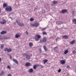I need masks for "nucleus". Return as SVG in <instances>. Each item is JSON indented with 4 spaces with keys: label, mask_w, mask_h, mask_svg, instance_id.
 I'll return each instance as SVG.
<instances>
[{
    "label": "nucleus",
    "mask_w": 76,
    "mask_h": 76,
    "mask_svg": "<svg viewBox=\"0 0 76 76\" xmlns=\"http://www.w3.org/2000/svg\"><path fill=\"white\" fill-rule=\"evenodd\" d=\"M23 56L24 57H26V58L27 60H29L30 59V56L26 53H23L22 54Z\"/></svg>",
    "instance_id": "obj_1"
},
{
    "label": "nucleus",
    "mask_w": 76,
    "mask_h": 76,
    "mask_svg": "<svg viewBox=\"0 0 76 76\" xmlns=\"http://www.w3.org/2000/svg\"><path fill=\"white\" fill-rule=\"evenodd\" d=\"M5 10L6 11H8V12H11L12 10V7L10 6H8L7 7L5 8Z\"/></svg>",
    "instance_id": "obj_2"
},
{
    "label": "nucleus",
    "mask_w": 76,
    "mask_h": 76,
    "mask_svg": "<svg viewBox=\"0 0 76 76\" xmlns=\"http://www.w3.org/2000/svg\"><path fill=\"white\" fill-rule=\"evenodd\" d=\"M16 23H17V24H18L19 26H24V24L23 23H20V22H19L18 21V20H17L16 21Z\"/></svg>",
    "instance_id": "obj_3"
},
{
    "label": "nucleus",
    "mask_w": 76,
    "mask_h": 76,
    "mask_svg": "<svg viewBox=\"0 0 76 76\" xmlns=\"http://www.w3.org/2000/svg\"><path fill=\"white\" fill-rule=\"evenodd\" d=\"M4 51L5 52L7 51L8 53H10V52H12V49L11 48L8 49L7 48H6L5 49Z\"/></svg>",
    "instance_id": "obj_4"
},
{
    "label": "nucleus",
    "mask_w": 76,
    "mask_h": 76,
    "mask_svg": "<svg viewBox=\"0 0 76 76\" xmlns=\"http://www.w3.org/2000/svg\"><path fill=\"white\" fill-rule=\"evenodd\" d=\"M32 26H34L35 27H37L38 26V23H36L34 24H31V25Z\"/></svg>",
    "instance_id": "obj_5"
},
{
    "label": "nucleus",
    "mask_w": 76,
    "mask_h": 76,
    "mask_svg": "<svg viewBox=\"0 0 76 76\" xmlns=\"http://www.w3.org/2000/svg\"><path fill=\"white\" fill-rule=\"evenodd\" d=\"M6 23V21L4 19L3 20V21H0V23L1 24H5Z\"/></svg>",
    "instance_id": "obj_6"
},
{
    "label": "nucleus",
    "mask_w": 76,
    "mask_h": 76,
    "mask_svg": "<svg viewBox=\"0 0 76 76\" xmlns=\"http://www.w3.org/2000/svg\"><path fill=\"white\" fill-rule=\"evenodd\" d=\"M42 42H47V38L46 37H44L42 40Z\"/></svg>",
    "instance_id": "obj_7"
},
{
    "label": "nucleus",
    "mask_w": 76,
    "mask_h": 76,
    "mask_svg": "<svg viewBox=\"0 0 76 76\" xmlns=\"http://www.w3.org/2000/svg\"><path fill=\"white\" fill-rule=\"evenodd\" d=\"M25 65L27 67H28V66H31V63H29V62H27L25 64Z\"/></svg>",
    "instance_id": "obj_8"
},
{
    "label": "nucleus",
    "mask_w": 76,
    "mask_h": 76,
    "mask_svg": "<svg viewBox=\"0 0 76 76\" xmlns=\"http://www.w3.org/2000/svg\"><path fill=\"white\" fill-rule=\"evenodd\" d=\"M39 66V65L38 64L35 65L33 66V69L35 70L37 69V67L38 66Z\"/></svg>",
    "instance_id": "obj_9"
},
{
    "label": "nucleus",
    "mask_w": 76,
    "mask_h": 76,
    "mask_svg": "<svg viewBox=\"0 0 76 76\" xmlns=\"http://www.w3.org/2000/svg\"><path fill=\"white\" fill-rule=\"evenodd\" d=\"M56 23L57 25H61V24H63V23L61 21H58L56 22Z\"/></svg>",
    "instance_id": "obj_10"
},
{
    "label": "nucleus",
    "mask_w": 76,
    "mask_h": 76,
    "mask_svg": "<svg viewBox=\"0 0 76 76\" xmlns=\"http://www.w3.org/2000/svg\"><path fill=\"white\" fill-rule=\"evenodd\" d=\"M72 22L75 25H76V19L75 18L73 19L72 20Z\"/></svg>",
    "instance_id": "obj_11"
},
{
    "label": "nucleus",
    "mask_w": 76,
    "mask_h": 76,
    "mask_svg": "<svg viewBox=\"0 0 76 76\" xmlns=\"http://www.w3.org/2000/svg\"><path fill=\"white\" fill-rule=\"evenodd\" d=\"M60 63L62 64H64L65 61L64 60H61L60 61Z\"/></svg>",
    "instance_id": "obj_12"
},
{
    "label": "nucleus",
    "mask_w": 76,
    "mask_h": 76,
    "mask_svg": "<svg viewBox=\"0 0 76 76\" xmlns=\"http://www.w3.org/2000/svg\"><path fill=\"white\" fill-rule=\"evenodd\" d=\"M34 72V70L32 68L28 70V72L29 73H32Z\"/></svg>",
    "instance_id": "obj_13"
},
{
    "label": "nucleus",
    "mask_w": 76,
    "mask_h": 76,
    "mask_svg": "<svg viewBox=\"0 0 76 76\" xmlns=\"http://www.w3.org/2000/svg\"><path fill=\"white\" fill-rule=\"evenodd\" d=\"M67 12V10H63L62 11V13H65Z\"/></svg>",
    "instance_id": "obj_14"
},
{
    "label": "nucleus",
    "mask_w": 76,
    "mask_h": 76,
    "mask_svg": "<svg viewBox=\"0 0 76 76\" xmlns=\"http://www.w3.org/2000/svg\"><path fill=\"white\" fill-rule=\"evenodd\" d=\"M62 38H65V39H67L68 38V36L66 35H64L62 37Z\"/></svg>",
    "instance_id": "obj_15"
},
{
    "label": "nucleus",
    "mask_w": 76,
    "mask_h": 76,
    "mask_svg": "<svg viewBox=\"0 0 76 76\" xmlns=\"http://www.w3.org/2000/svg\"><path fill=\"white\" fill-rule=\"evenodd\" d=\"M75 40H73L70 42L71 44H73L75 43Z\"/></svg>",
    "instance_id": "obj_16"
},
{
    "label": "nucleus",
    "mask_w": 76,
    "mask_h": 76,
    "mask_svg": "<svg viewBox=\"0 0 76 76\" xmlns=\"http://www.w3.org/2000/svg\"><path fill=\"white\" fill-rule=\"evenodd\" d=\"M15 37L16 38H18V37H20V35L19 34H16L15 35Z\"/></svg>",
    "instance_id": "obj_17"
},
{
    "label": "nucleus",
    "mask_w": 76,
    "mask_h": 76,
    "mask_svg": "<svg viewBox=\"0 0 76 76\" xmlns=\"http://www.w3.org/2000/svg\"><path fill=\"white\" fill-rule=\"evenodd\" d=\"M13 61L17 64H18V62L16 59H13Z\"/></svg>",
    "instance_id": "obj_18"
},
{
    "label": "nucleus",
    "mask_w": 76,
    "mask_h": 76,
    "mask_svg": "<svg viewBox=\"0 0 76 76\" xmlns=\"http://www.w3.org/2000/svg\"><path fill=\"white\" fill-rule=\"evenodd\" d=\"M48 61V60L47 59H45L43 60V62L44 63V64H45Z\"/></svg>",
    "instance_id": "obj_19"
},
{
    "label": "nucleus",
    "mask_w": 76,
    "mask_h": 76,
    "mask_svg": "<svg viewBox=\"0 0 76 76\" xmlns=\"http://www.w3.org/2000/svg\"><path fill=\"white\" fill-rule=\"evenodd\" d=\"M6 31H3L1 32V34H6Z\"/></svg>",
    "instance_id": "obj_20"
},
{
    "label": "nucleus",
    "mask_w": 76,
    "mask_h": 76,
    "mask_svg": "<svg viewBox=\"0 0 76 76\" xmlns=\"http://www.w3.org/2000/svg\"><path fill=\"white\" fill-rule=\"evenodd\" d=\"M29 45L30 47H32V46H33V43L32 42H30L29 43Z\"/></svg>",
    "instance_id": "obj_21"
},
{
    "label": "nucleus",
    "mask_w": 76,
    "mask_h": 76,
    "mask_svg": "<svg viewBox=\"0 0 76 76\" xmlns=\"http://www.w3.org/2000/svg\"><path fill=\"white\" fill-rule=\"evenodd\" d=\"M35 41H38V40L39 39V38H38V37H36L35 38Z\"/></svg>",
    "instance_id": "obj_22"
},
{
    "label": "nucleus",
    "mask_w": 76,
    "mask_h": 76,
    "mask_svg": "<svg viewBox=\"0 0 76 76\" xmlns=\"http://www.w3.org/2000/svg\"><path fill=\"white\" fill-rule=\"evenodd\" d=\"M68 52H69V51H68V50H66L64 51V54H67V53H68Z\"/></svg>",
    "instance_id": "obj_23"
},
{
    "label": "nucleus",
    "mask_w": 76,
    "mask_h": 76,
    "mask_svg": "<svg viewBox=\"0 0 76 76\" xmlns=\"http://www.w3.org/2000/svg\"><path fill=\"white\" fill-rule=\"evenodd\" d=\"M36 37L39 39V38H41V35H36Z\"/></svg>",
    "instance_id": "obj_24"
},
{
    "label": "nucleus",
    "mask_w": 76,
    "mask_h": 76,
    "mask_svg": "<svg viewBox=\"0 0 76 76\" xmlns=\"http://www.w3.org/2000/svg\"><path fill=\"white\" fill-rule=\"evenodd\" d=\"M43 47L45 51H47V48L46 47V46H44Z\"/></svg>",
    "instance_id": "obj_25"
},
{
    "label": "nucleus",
    "mask_w": 76,
    "mask_h": 76,
    "mask_svg": "<svg viewBox=\"0 0 76 76\" xmlns=\"http://www.w3.org/2000/svg\"><path fill=\"white\" fill-rule=\"evenodd\" d=\"M53 3L54 4H56L57 3V2L56 1H53Z\"/></svg>",
    "instance_id": "obj_26"
},
{
    "label": "nucleus",
    "mask_w": 76,
    "mask_h": 76,
    "mask_svg": "<svg viewBox=\"0 0 76 76\" xmlns=\"http://www.w3.org/2000/svg\"><path fill=\"white\" fill-rule=\"evenodd\" d=\"M7 5L6 4H4L3 5V7H7Z\"/></svg>",
    "instance_id": "obj_27"
},
{
    "label": "nucleus",
    "mask_w": 76,
    "mask_h": 76,
    "mask_svg": "<svg viewBox=\"0 0 76 76\" xmlns=\"http://www.w3.org/2000/svg\"><path fill=\"white\" fill-rule=\"evenodd\" d=\"M7 68L8 69H11V67H10V66L9 65H8L7 66Z\"/></svg>",
    "instance_id": "obj_28"
},
{
    "label": "nucleus",
    "mask_w": 76,
    "mask_h": 76,
    "mask_svg": "<svg viewBox=\"0 0 76 76\" xmlns=\"http://www.w3.org/2000/svg\"><path fill=\"white\" fill-rule=\"evenodd\" d=\"M4 48V45H3V44H1V48Z\"/></svg>",
    "instance_id": "obj_29"
},
{
    "label": "nucleus",
    "mask_w": 76,
    "mask_h": 76,
    "mask_svg": "<svg viewBox=\"0 0 76 76\" xmlns=\"http://www.w3.org/2000/svg\"><path fill=\"white\" fill-rule=\"evenodd\" d=\"M34 18H30V21H34Z\"/></svg>",
    "instance_id": "obj_30"
},
{
    "label": "nucleus",
    "mask_w": 76,
    "mask_h": 76,
    "mask_svg": "<svg viewBox=\"0 0 76 76\" xmlns=\"http://www.w3.org/2000/svg\"><path fill=\"white\" fill-rule=\"evenodd\" d=\"M76 51L75 50H73L72 51V53L73 54H76Z\"/></svg>",
    "instance_id": "obj_31"
},
{
    "label": "nucleus",
    "mask_w": 76,
    "mask_h": 76,
    "mask_svg": "<svg viewBox=\"0 0 76 76\" xmlns=\"http://www.w3.org/2000/svg\"><path fill=\"white\" fill-rule=\"evenodd\" d=\"M43 35H47V33L45 32H43Z\"/></svg>",
    "instance_id": "obj_32"
},
{
    "label": "nucleus",
    "mask_w": 76,
    "mask_h": 76,
    "mask_svg": "<svg viewBox=\"0 0 76 76\" xmlns=\"http://www.w3.org/2000/svg\"><path fill=\"white\" fill-rule=\"evenodd\" d=\"M57 48H58V47H57V46H56V47H55V48H54V50H56V49H57Z\"/></svg>",
    "instance_id": "obj_33"
},
{
    "label": "nucleus",
    "mask_w": 76,
    "mask_h": 76,
    "mask_svg": "<svg viewBox=\"0 0 76 76\" xmlns=\"http://www.w3.org/2000/svg\"><path fill=\"white\" fill-rule=\"evenodd\" d=\"M66 67L67 69H70V66H69V65L67 66Z\"/></svg>",
    "instance_id": "obj_34"
},
{
    "label": "nucleus",
    "mask_w": 76,
    "mask_h": 76,
    "mask_svg": "<svg viewBox=\"0 0 76 76\" xmlns=\"http://www.w3.org/2000/svg\"><path fill=\"white\" fill-rule=\"evenodd\" d=\"M61 69H59V70H58V73H60V72H61Z\"/></svg>",
    "instance_id": "obj_35"
},
{
    "label": "nucleus",
    "mask_w": 76,
    "mask_h": 76,
    "mask_svg": "<svg viewBox=\"0 0 76 76\" xmlns=\"http://www.w3.org/2000/svg\"><path fill=\"white\" fill-rule=\"evenodd\" d=\"M1 76L3 74H4V72H3V71H2L1 73Z\"/></svg>",
    "instance_id": "obj_36"
},
{
    "label": "nucleus",
    "mask_w": 76,
    "mask_h": 76,
    "mask_svg": "<svg viewBox=\"0 0 76 76\" xmlns=\"http://www.w3.org/2000/svg\"><path fill=\"white\" fill-rule=\"evenodd\" d=\"M46 28H47V27H45V28H43L42 29V30L43 31H44V30H45V29H46Z\"/></svg>",
    "instance_id": "obj_37"
},
{
    "label": "nucleus",
    "mask_w": 76,
    "mask_h": 76,
    "mask_svg": "<svg viewBox=\"0 0 76 76\" xmlns=\"http://www.w3.org/2000/svg\"><path fill=\"white\" fill-rule=\"evenodd\" d=\"M7 76H12V75H11V74H9Z\"/></svg>",
    "instance_id": "obj_38"
},
{
    "label": "nucleus",
    "mask_w": 76,
    "mask_h": 76,
    "mask_svg": "<svg viewBox=\"0 0 76 76\" xmlns=\"http://www.w3.org/2000/svg\"><path fill=\"white\" fill-rule=\"evenodd\" d=\"M26 35H28V31H26Z\"/></svg>",
    "instance_id": "obj_39"
},
{
    "label": "nucleus",
    "mask_w": 76,
    "mask_h": 76,
    "mask_svg": "<svg viewBox=\"0 0 76 76\" xmlns=\"http://www.w3.org/2000/svg\"><path fill=\"white\" fill-rule=\"evenodd\" d=\"M39 51H40V53H41V48L39 49Z\"/></svg>",
    "instance_id": "obj_40"
},
{
    "label": "nucleus",
    "mask_w": 76,
    "mask_h": 76,
    "mask_svg": "<svg viewBox=\"0 0 76 76\" xmlns=\"http://www.w3.org/2000/svg\"><path fill=\"white\" fill-rule=\"evenodd\" d=\"M40 66H41V67H42V68H43L44 67V66H43L41 65H40Z\"/></svg>",
    "instance_id": "obj_41"
},
{
    "label": "nucleus",
    "mask_w": 76,
    "mask_h": 76,
    "mask_svg": "<svg viewBox=\"0 0 76 76\" xmlns=\"http://www.w3.org/2000/svg\"><path fill=\"white\" fill-rule=\"evenodd\" d=\"M40 43H42V40H40Z\"/></svg>",
    "instance_id": "obj_42"
},
{
    "label": "nucleus",
    "mask_w": 76,
    "mask_h": 76,
    "mask_svg": "<svg viewBox=\"0 0 76 76\" xmlns=\"http://www.w3.org/2000/svg\"><path fill=\"white\" fill-rule=\"evenodd\" d=\"M72 15L73 16H75V14H74V13H72Z\"/></svg>",
    "instance_id": "obj_43"
},
{
    "label": "nucleus",
    "mask_w": 76,
    "mask_h": 76,
    "mask_svg": "<svg viewBox=\"0 0 76 76\" xmlns=\"http://www.w3.org/2000/svg\"><path fill=\"white\" fill-rule=\"evenodd\" d=\"M1 61V58H0V62Z\"/></svg>",
    "instance_id": "obj_44"
},
{
    "label": "nucleus",
    "mask_w": 76,
    "mask_h": 76,
    "mask_svg": "<svg viewBox=\"0 0 76 76\" xmlns=\"http://www.w3.org/2000/svg\"><path fill=\"white\" fill-rule=\"evenodd\" d=\"M10 58H12V57L11 56H10Z\"/></svg>",
    "instance_id": "obj_45"
},
{
    "label": "nucleus",
    "mask_w": 76,
    "mask_h": 76,
    "mask_svg": "<svg viewBox=\"0 0 76 76\" xmlns=\"http://www.w3.org/2000/svg\"><path fill=\"white\" fill-rule=\"evenodd\" d=\"M0 76H1V73H0Z\"/></svg>",
    "instance_id": "obj_46"
},
{
    "label": "nucleus",
    "mask_w": 76,
    "mask_h": 76,
    "mask_svg": "<svg viewBox=\"0 0 76 76\" xmlns=\"http://www.w3.org/2000/svg\"><path fill=\"white\" fill-rule=\"evenodd\" d=\"M1 39V38H0V39Z\"/></svg>",
    "instance_id": "obj_47"
},
{
    "label": "nucleus",
    "mask_w": 76,
    "mask_h": 76,
    "mask_svg": "<svg viewBox=\"0 0 76 76\" xmlns=\"http://www.w3.org/2000/svg\"><path fill=\"white\" fill-rule=\"evenodd\" d=\"M1 12V11H0V12Z\"/></svg>",
    "instance_id": "obj_48"
}]
</instances>
